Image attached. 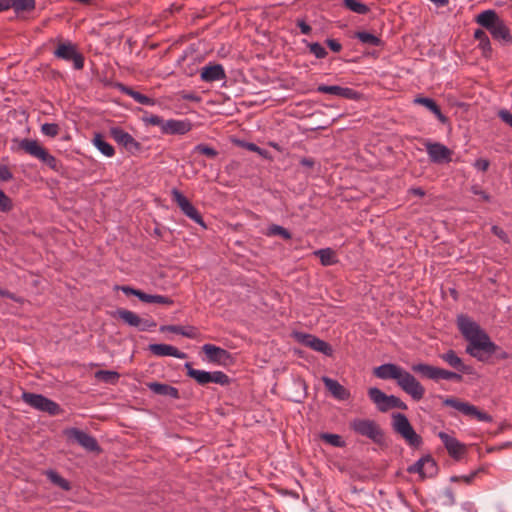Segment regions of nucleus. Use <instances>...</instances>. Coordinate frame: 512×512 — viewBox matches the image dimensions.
Returning a JSON list of instances; mask_svg holds the SVG:
<instances>
[{"label": "nucleus", "instance_id": "4", "mask_svg": "<svg viewBox=\"0 0 512 512\" xmlns=\"http://www.w3.org/2000/svg\"><path fill=\"white\" fill-rule=\"evenodd\" d=\"M142 121L145 125L159 127L160 132L164 135H184L192 129V124L189 120H164L161 116L148 112H145Z\"/></svg>", "mask_w": 512, "mask_h": 512}, {"label": "nucleus", "instance_id": "48", "mask_svg": "<svg viewBox=\"0 0 512 512\" xmlns=\"http://www.w3.org/2000/svg\"><path fill=\"white\" fill-rule=\"evenodd\" d=\"M409 473H417L423 479V457L411 465L408 469Z\"/></svg>", "mask_w": 512, "mask_h": 512}, {"label": "nucleus", "instance_id": "29", "mask_svg": "<svg viewBox=\"0 0 512 512\" xmlns=\"http://www.w3.org/2000/svg\"><path fill=\"white\" fill-rule=\"evenodd\" d=\"M117 88L123 94L130 96L139 104L148 105V106H153L155 104V100L153 98H150L138 91H135L133 88L126 86L122 83H118Z\"/></svg>", "mask_w": 512, "mask_h": 512}, {"label": "nucleus", "instance_id": "33", "mask_svg": "<svg viewBox=\"0 0 512 512\" xmlns=\"http://www.w3.org/2000/svg\"><path fill=\"white\" fill-rule=\"evenodd\" d=\"M93 145L106 157L115 155L114 147L108 143L101 133H96L92 140Z\"/></svg>", "mask_w": 512, "mask_h": 512}, {"label": "nucleus", "instance_id": "43", "mask_svg": "<svg viewBox=\"0 0 512 512\" xmlns=\"http://www.w3.org/2000/svg\"><path fill=\"white\" fill-rule=\"evenodd\" d=\"M310 53H312L317 59H323L327 56L326 49L318 42L307 43Z\"/></svg>", "mask_w": 512, "mask_h": 512}, {"label": "nucleus", "instance_id": "51", "mask_svg": "<svg viewBox=\"0 0 512 512\" xmlns=\"http://www.w3.org/2000/svg\"><path fill=\"white\" fill-rule=\"evenodd\" d=\"M443 497H444V504L445 505H454L456 503V497L454 495V492L452 491V489L448 488L444 491V494H443Z\"/></svg>", "mask_w": 512, "mask_h": 512}, {"label": "nucleus", "instance_id": "24", "mask_svg": "<svg viewBox=\"0 0 512 512\" xmlns=\"http://www.w3.org/2000/svg\"><path fill=\"white\" fill-rule=\"evenodd\" d=\"M322 381L326 387V389L332 394V396L341 401L348 400L350 398V392L343 385H341L337 380L331 379L329 377H323Z\"/></svg>", "mask_w": 512, "mask_h": 512}, {"label": "nucleus", "instance_id": "49", "mask_svg": "<svg viewBox=\"0 0 512 512\" xmlns=\"http://www.w3.org/2000/svg\"><path fill=\"white\" fill-rule=\"evenodd\" d=\"M491 231H492V233L495 236L500 238L505 243L509 242L508 235L506 234V232L501 227H499L497 225H493L492 228H491Z\"/></svg>", "mask_w": 512, "mask_h": 512}, {"label": "nucleus", "instance_id": "40", "mask_svg": "<svg viewBox=\"0 0 512 512\" xmlns=\"http://www.w3.org/2000/svg\"><path fill=\"white\" fill-rule=\"evenodd\" d=\"M267 236H280L284 240H290L292 238L291 233L284 227L272 224L267 228V231L265 233Z\"/></svg>", "mask_w": 512, "mask_h": 512}, {"label": "nucleus", "instance_id": "22", "mask_svg": "<svg viewBox=\"0 0 512 512\" xmlns=\"http://www.w3.org/2000/svg\"><path fill=\"white\" fill-rule=\"evenodd\" d=\"M202 350L209 362L226 365L232 360V356L227 350L213 344H204Z\"/></svg>", "mask_w": 512, "mask_h": 512}, {"label": "nucleus", "instance_id": "34", "mask_svg": "<svg viewBox=\"0 0 512 512\" xmlns=\"http://www.w3.org/2000/svg\"><path fill=\"white\" fill-rule=\"evenodd\" d=\"M313 254L320 259L323 266H331L338 262L336 253L331 248L319 249L314 251Z\"/></svg>", "mask_w": 512, "mask_h": 512}, {"label": "nucleus", "instance_id": "13", "mask_svg": "<svg viewBox=\"0 0 512 512\" xmlns=\"http://www.w3.org/2000/svg\"><path fill=\"white\" fill-rule=\"evenodd\" d=\"M22 399L26 404L33 407L34 409L46 412L49 415L54 416L58 415L61 412L59 404L41 394L24 392L22 395Z\"/></svg>", "mask_w": 512, "mask_h": 512}, {"label": "nucleus", "instance_id": "28", "mask_svg": "<svg viewBox=\"0 0 512 512\" xmlns=\"http://www.w3.org/2000/svg\"><path fill=\"white\" fill-rule=\"evenodd\" d=\"M146 386L153 393L162 396H169L173 399H179V390L176 387L170 386L168 384L159 383V382H149Z\"/></svg>", "mask_w": 512, "mask_h": 512}, {"label": "nucleus", "instance_id": "15", "mask_svg": "<svg viewBox=\"0 0 512 512\" xmlns=\"http://www.w3.org/2000/svg\"><path fill=\"white\" fill-rule=\"evenodd\" d=\"M109 132L110 136L117 142V144L125 148V150L130 154H136L141 151V143L122 128L112 127Z\"/></svg>", "mask_w": 512, "mask_h": 512}, {"label": "nucleus", "instance_id": "25", "mask_svg": "<svg viewBox=\"0 0 512 512\" xmlns=\"http://www.w3.org/2000/svg\"><path fill=\"white\" fill-rule=\"evenodd\" d=\"M149 351L159 357L172 356L178 359H185L187 357L186 353L168 344H150Z\"/></svg>", "mask_w": 512, "mask_h": 512}, {"label": "nucleus", "instance_id": "17", "mask_svg": "<svg viewBox=\"0 0 512 512\" xmlns=\"http://www.w3.org/2000/svg\"><path fill=\"white\" fill-rule=\"evenodd\" d=\"M66 435L89 452H100L101 450L97 440L82 430L71 428L66 431Z\"/></svg>", "mask_w": 512, "mask_h": 512}, {"label": "nucleus", "instance_id": "56", "mask_svg": "<svg viewBox=\"0 0 512 512\" xmlns=\"http://www.w3.org/2000/svg\"><path fill=\"white\" fill-rule=\"evenodd\" d=\"M245 147H246L249 151H252V152L258 153V154H259V155H261V156L266 157V155H267V151H266V150H263L262 148H260L259 146H257L255 143L248 142V143H246V144H245Z\"/></svg>", "mask_w": 512, "mask_h": 512}, {"label": "nucleus", "instance_id": "50", "mask_svg": "<svg viewBox=\"0 0 512 512\" xmlns=\"http://www.w3.org/2000/svg\"><path fill=\"white\" fill-rule=\"evenodd\" d=\"M471 192L474 195L479 196L485 202H489L490 201V195L487 194L484 190H482L478 185L472 186L471 187Z\"/></svg>", "mask_w": 512, "mask_h": 512}, {"label": "nucleus", "instance_id": "63", "mask_svg": "<svg viewBox=\"0 0 512 512\" xmlns=\"http://www.w3.org/2000/svg\"><path fill=\"white\" fill-rule=\"evenodd\" d=\"M461 508L464 512H477V508L473 502H464Z\"/></svg>", "mask_w": 512, "mask_h": 512}, {"label": "nucleus", "instance_id": "61", "mask_svg": "<svg viewBox=\"0 0 512 512\" xmlns=\"http://www.w3.org/2000/svg\"><path fill=\"white\" fill-rule=\"evenodd\" d=\"M153 296L154 295L147 294L141 290H139V292L137 293V298H139V300H141L142 302H145V303H152Z\"/></svg>", "mask_w": 512, "mask_h": 512}, {"label": "nucleus", "instance_id": "39", "mask_svg": "<svg viewBox=\"0 0 512 512\" xmlns=\"http://www.w3.org/2000/svg\"><path fill=\"white\" fill-rule=\"evenodd\" d=\"M95 378L104 383L116 384L120 378V374L116 371L99 370L95 372Z\"/></svg>", "mask_w": 512, "mask_h": 512}, {"label": "nucleus", "instance_id": "54", "mask_svg": "<svg viewBox=\"0 0 512 512\" xmlns=\"http://www.w3.org/2000/svg\"><path fill=\"white\" fill-rule=\"evenodd\" d=\"M0 296L4 297V298H8L17 303L22 302V299L20 297L16 296V294L10 292L9 290L2 289L1 287H0Z\"/></svg>", "mask_w": 512, "mask_h": 512}, {"label": "nucleus", "instance_id": "21", "mask_svg": "<svg viewBox=\"0 0 512 512\" xmlns=\"http://www.w3.org/2000/svg\"><path fill=\"white\" fill-rule=\"evenodd\" d=\"M317 92L323 94H331L349 100H359L361 98V93H359L358 91L352 88L341 87L337 85L321 84L317 87Z\"/></svg>", "mask_w": 512, "mask_h": 512}, {"label": "nucleus", "instance_id": "5", "mask_svg": "<svg viewBox=\"0 0 512 512\" xmlns=\"http://www.w3.org/2000/svg\"><path fill=\"white\" fill-rule=\"evenodd\" d=\"M19 149L23 150L28 155L38 159L42 164L48 166L53 171L58 172L61 168V163L49 151L44 148L37 140L24 138L19 141Z\"/></svg>", "mask_w": 512, "mask_h": 512}, {"label": "nucleus", "instance_id": "12", "mask_svg": "<svg viewBox=\"0 0 512 512\" xmlns=\"http://www.w3.org/2000/svg\"><path fill=\"white\" fill-rule=\"evenodd\" d=\"M445 406L452 407L462 414L476 418L481 422H492L493 418L486 412L480 411L475 405L463 402L455 397H448L443 400Z\"/></svg>", "mask_w": 512, "mask_h": 512}, {"label": "nucleus", "instance_id": "38", "mask_svg": "<svg viewBox=\"0 0 512 512\" xmlns=\"http://www.w3.org/2000/svg\"><path fill=\"white\" fill-rule=\"evenodd\" d=\"M355 37L363 44H367L370 46L382 45V40L378 36L370 32L360 31L355 34Z\"/></svg>", "mask_w": 512, "mask_h": 512}, {"label": "nucleus", "instance_id": "37", "mask_svg": "<svg viewBox=\"0 0 512 512\" xmlns=\"http://www.w3.org/2000/svg\"><path fill=\"white\" fill-rule=\"evenodd\" d=\"M343 4L348 10L360 15H365L370 11L369 7L360 0H343Z\"/></svg>", "mask_w": 512, "mask_h": 512}, {"label": "nucleus", "instance_id": "7", "mask_svg": "<svg viewBox=\"0 0 512 512\" xmlns=\"http://www.w3.org/2000/svg\"><path fill=\"white\" fill-rule=\"evenodd\" d=\"M411 370L423 379L433 381H439L441 379L454 380L457 382L462 381V375L460 373L452 372L426 363L413 364L411 366Z\"/></svg>", "mask_w": 512, "mask_h": 512}, {"label": "nucleus", "instance_id": "55", "mask_svg": "<svg viewBox=\"0 0 512 512\" xmlns=\"http://www.w3.org/2000/svg\"><path fill=\"white\" fill-rule=\"evenodd\" d=\"M152 303H158V304H162V305H172L174 303V301L167 296L154 295Z\"/></svg>", "mask_w": 512, "mask_h": 512}, {"label": "nucleus", "instance_id": "10", "mask_svg": "<svg viewBox=\"0 0 512 512\" xmlns=\"http://www.w3.org/2000/svg\"><path fill=\"white\" fill-rule=\"evenodd\" d=\"M350 428L374 443L380 444L384 440L383 431L374 420L356 418L350 422Z\"/></svg>", "mask_w": 512, "mask_h": 512}, {"label": "nucleus", "instance_id": "20", "mask_svg": "<svg viewBox=\"0 0 512 512\" xmlns=\"http://www.w3.org/2000/svg\"><path fill=\"white\" fill-rule=\"evenodd\" d=\"M439 438L445 446L448 454L456 461H459L466 453V445L458 441L455 437L445 432H439Z\"/></svg>", "mask_w": 512, "mask_h": 512}, {"label": "nucleus", "instance_id": "6", "mask_svg": "<svg viewBox=\"0 0 512 512\" xmlns=\"http://www.w3.org/2000/svg\"><path fill=\"white\" fill-rule=\"evenodd\" d=\"M19 149L23 150L28 155L38 159L42 164L48 166L53 171L58 172L61 168V163L49 151L44 148L37 140L24 138L19 141Z\"/></svg>", "mask_w": 512, "mask_h": 512}, {"label": "nucleus", "instance_id": "14", "mask_svg": "<svg viewBox=\"0 0 512 512\" xmlns=\"http://www.w3.org/2000/svg\"><path fill=\"white\" fill-rule=\"evenodd\" d=\"M53 54L58 59L73 62V66L76 70H81L84 67L83 55L78 52L77 46L70 41H60Z\"/></svg>", "mask_w": 512, "mask_h": 512}, {"label": "nucleus", "instance_id": "35", "mask_svg": "<svg viewBox=\"0 0 512 512\" xmlns=\"http://www.w3.org/2000/svg\"><path fill=\"white\" fill-rule=\"evenodd\" d=\"M46 477L56 486L60 487L64 491H69L71 489V484L68 480L63 478L58 472L55 470H47L44 473Z\"/></svg>", "mask_w": 512, "mask_h": 512}, {"label": "nucleus", "instance_id": "8", "mask_svg": "<svg viewBox=\"0 0 512 512\" xmlns=\"http://www.w3.org/2000/svg\"><path fill=\"white\" fill-rule=\"evenodd\" d=\"M392 427L410 446L419 447L422 444V438L415 432L405 414L393 413Z\"/></svg>", "mask_w": 512, "mask_h": 512}, {"label": "nucleus", "instance_id": "26", "mask_svg": "<svg viewBox=\"0 0 512 512\" xmlns=\"http://www.w3.org/2000/svg\"><path fill=\"white\" fill-rule=\"evenodd\" d=\"M10 9L12 8L19 19H26L27 15L36 8L35 0H10Z\"/></svg>", "mask_w": 512, "mask_h": 512}, {"label": "nucleus", "instance_id": "32", "mask_svg": "<svg viewBox=\"0 0 512 512\" xmlns=\"http://www.w3.org/2000/svg\"><path fill=\"white\" fill-rule=\"evenodd\" d=\"M114 317L121 319L124 323L131 327L141 326V318L133 311L120 308L114 313Z\"/></svg>", "mask_w": 512, "mask_h": 512}, {"label": "nucleus", "instance_id": "42", "mask_svg": "<svg viewBox=\"0 0 512 512\" xmlns=\"http://www.w3.org/2000/svg\"><path fill=\"white\" fill-rule=\"evenodd\" d=\"M194 153H198L201 155H205L208 158L214 159L218 156V151L214 148L205 145V144H198L194 147L193 150Z\"/></svg>", "mask_w": 512, "mask_h": 512}, {"label": "nucleus", "instance_id": "44", "mask_svg": "<svg viewBox=\"0 0 512 512\" xmlns=\"http://www.w3.org/2000/svg\"><path fill=\"white\" fill-rule=\"evenodd\" d=\"M41 132L49 137H56L59 134V126L56 123H45L41 126Z\"/></svg>", "mask_w": 512, "mask_h": 512}, {"label": "nucleus", "instance_id": "47", "mask_svg": "<svg viewBox=\"0 0 512 512\" xmlns=\"http://www.w3.org/2000/svg\"><path fill=\"white\" fill-rule=\"evenodd\" d=\"M497 115L505 124L512 128V113L509 110L501 109Z\"/></svg>", "mask_w": 512, "mask_h": 512}, {"label": "nucleus", "instance_id": "31", "mask_svg": "<svg viewBox=\"0 0 512 512\" xmlns=\"http://www.w3.org/2000/svg\"><path fill=\"white\" fill-rule=\"evenodd\" d=\"M161 332H172L175 334L182 335L184 337L195 339L198 335V331L193 326H180V325H163L160 327Z\"/></svg>", "mask_w": 512, "mask_h": 512}, {"label": "nucleus", "instance_id": "36", "mask_svg": "<svg viewBox=\"0 0 512 512\" xmlns=\"http://www.w3.org/2000/svg\"><path fill=\"white\" fill-rule=\"evenodd\" d=\"M438 472V467L435 460L430 456L423 457V479L431 478Z\"/></svg>", "mask_w": 512, "mask_h": 512}, {"label": "nucleus", "instance_id": "57", "mask_svg": "<svg viewBox=\"0 0 512 512\" xmlns=\"http://www.w3.org/2000/svg\"><path fill=\"white\" fill-rule=\"evenodd\" d=\"M489 165H490L489 161L487 159H483V158L477 159L474 163V167L483 172L488 170Z\"/></svg>", "mask_w": 512, "mask_h": 512}, {"label": "nucleus", "instance_id": "27", "mask_svg": "<svg viewBox=\"0 0 512 512\" xmlns=\"http://www.w3.org/2000/svg\"><path fill=\"white\" fill-rule=\"evenodd\" d=\"M414 103L418 104V105H422L425 108H427L429 111H431L437 117V119L441 123L444 124L448 121V118L441 112L439 105L432 98L418 96L414 99Z\"/></svg>", "mask_w": 512, "mask_h": 512}, {"label": "nucleus", "instance_id": "19", "mask_svg": "<svg viewBox=\"0 0 512 512\" xmlns=\"http://www.w3.org/2000/svg\"><path fill=\"white\" fill-rule=\"evenodd\" d=\"M298 340L301 344L311 348L314 351L320 352L326 356L333 355V349L331 345L314 335L301 333L298 335Z\"/></svg>", "mask_w": 512, "mask_h": 512}, {"label": "nucleus", "instance_id": "41", "mask_svg": "<svg viewBox=\"0 0 512 512\" xmlns=\"http://www.w3.org/2000/svg\"><path fill=\"white\" fill-rule=\"evenodd\" d=\"M321 440H323L325 443L330 444L334 447H344L345 442L342 439V437L338 434H332V433H322L320 435Z\"/></svg>", "mask_w": 512, "mask_h": 512}, {"label": "nucleus", "instance_id": "58", "mask_svg": "<svg viewBox=\"0 0 512 512\" xmlns=\"http://www.w3.org/2000/svg\"><path fill=\"white\" fill-rule=\"evenodd\" d=\"M297 26L300 28L301 33L304 35H309L312 31L311 26L307 24L303 19L297 20Z\"/></svg>", "mask_w": 512, "mask_h": 512}, {"label": "nucleus", "instance_id": "52", "mask_svg": "<svg viewBox=\"0 0 512 512\" xmlns=\"http://www.w3.org/2000/svg\"><path fill=\"white\" fill-rule=\"evenodd\" d=\"M13 178V174L9 167L6 165H0V181H9Z\"/></svg>", "mask_w": 512, "mask_h": 512}, {"label": "nucleus", "instance_id": "2", "mask_svg": "<svg viewBox=\"0 0 512 512\" xmlns=\"http://www.w3.org/2000/svg\"><path fill=\"white\" fill-rule=\"evenodd\" d=\"M374 375L383 380H396L397 385L414 401H420L425 395L424 386L415 376L396 364H382L374 369Z\"/></svg>", "mask_w": 512, "mask_h": 512}, {"label": "nucleus", "instance_id": "11", "mask_svg": "<svg viewBox=\"0 0 512 512\" xmlns=\"http://www.w3.org/2000/svg\"><path fill=\"white\" fill-rule=\"evenodd\" d=\"M368 396L370 400L377 405L380 412H387L390 409L397 408L407 410L408 406L399 397L395 395H386L376 387L369 388Z\"/></svg>", "mask_w": 512, "mask_h": 512}, {"label": "nucleus", "instance_id": "60", "mask_svg": "<svg viewBox=\"0 0 512 512\" xmlns=\"http://www.w3.org/2000/svg\"><path fill=\"white\" fill-rule=\"evenodd\" d=\"M154 327H156V322H154L153 320L145 319H141V326H137V328H139V330L141 331H148Z\"/></svg>", "mask_w": 512, "mask_h": 512}, {"label": "nucleus", "instance_id": "9", "mask_svg": "<svg viewBox=\"0 0 512 512\" xmlns=\"http://www.w3.org/2000/svg\"><path fill=\"white\" fill-rule=\"evenodd\" d=\"M184 367L186 369L187 376L194 379L199 385L216 383L225 386L230 384V378L222 371L207 372L204 370L194 369L189 362L185 363Z\"/></svg>", "mask_w": 512, "mask_h": 512}, {"label": "nucleus", "instance_id": "1", "mask_svg": "<svg viewBox=\"0 0 512 512\" xmlns=\"http://www.w3.org/2000/svg\"><path fill=\"white\" fill-rule=\"evenodd\" d=\"M457 326L465 340L468 342L466 353L479 361L496 353L499 347L491 341L489 335L470 317L459 315Z\"/></svg>", "mask_w": 512, "mask_h": 512}, {"label": "nucleus", "instance_id": "62", "mask_svg": "<svg viewBox=\"0 0 512 512\" xmlns=\"http://www.w3.org/2000/svg\"><path fill=\"white\" fill-rule=\"evenodd\" d=\"M116 288L123 291L126 295H134L136 297H137V293L139 292V290L134 289L130 286H117Z\"/></svg>", "mask_w": 512, "mask_h": 512}, {"label": "nucleus", "instance_id": "64", "mask_svg": "<svg viewBox=\"0 0 512 512\" xmlns=\"http://www.w3.org/2000/svg\"><path fill=\"white\" fill-rule=\"evenodd\" d=\"M408 192L418 197H424L426 194L425 191L420 187H412L408 190Z\"/></svg>", "mask_w": 512, "mask_h": 512}, {"label": "nucleus", "instance_id": "53", "mask_svg": "<svg viewBox=\"0 0 512 512\" xmlns=\"http://www.w3.org/2000/svg\"><path fill=\"white\" fill-rule=\"evenodd\" d=\"M476 475H477V472L475 471L467 476H452L450 480L452 482H457V481L461 480V481L465 482L466 484H471Z\"/></svg>", "mask_w": 512, "mask_h": 512}, {"label": "nucleus", "instance_id": "16", "mask_svg": "<svg viewBox=\"0 0 512 512\" xmlns=\"http://www.w3.org/2000/svg\"><path fill=\"white\" fill-rule=\"evenodd\" d=\"M172 200L178 205L181 211L190 219L201 226H205L203 218L193 204L176 188L171 191Z\"/></svg>", "mask_w": 512, "mask_h": 512}, {"label": "nucleus", "instance_id": "46", "mask_svg": "<svg viewBox=\"0 0 512 512\" xmlns=\"http://www.w3.org/2000/svg\"><path fill=\"white\" fill-rule=\"evenodd\" d=\"M479 48L483 51V54L486 57L491 56L492 46L489 37H486L485 39L479 42Z\"/></svg>", "mask_w": 512, "mask_h": 512}, {"label": "nucleus", "instance_id": "59", "mask_svg": "<svg viewBox=\"0 0 512 512\" xmlns=\"http://www.w3.org/2000/svg\"><path fill=\"white\" fill-rule=\"evenodd\" d=\"M326 44L333 52L336 53L340 52L342 49L341 43L336 39H327Z\"/></svg>", "mask_w": 512, "mask_h": 512}, {"label": "nucleus", "instance_id": "45", "mask_svg": "<svg viewBox=\"0 0 512 512\" xmlns=\"http://www.w3.org/2000/svg\"><path fill=\"white\" fill-rule=\"evenodd\" d=\"M11 209V199L0 189V212H8Z\"/></svg>", "mask_w": 512, "mask_h": 512}, {"label": "nucleus", "instance_id": "18", "mask_svg": "<svg viewBox=\"0 0 512 512\" xmlns=\"http://www.w3.org/2000/svg\"><path fill=\"white\" fill-rule=\"evenodd\" d=\"M425 148L431 162L440 164L451 161L452 151L445 145L428 141Z\"/></svg>", "mask_w": 512, "mask_h": 512}, {"label": "nucleus", "instance_id": "23", "mask_svg": "<svg viewBox=\"0 0 512 512\" xmlns=\"http://www.w3.org/2000/svg\"><path fill=\"white\" fill-rule=\"evenodd\" d=\"M200 77L202 81L211 83L224 80L226 74L221 64H209L201 69Z\"/></svg>", "mask_w": 512, "mask_h": 512}, {"label": "nucleus", "instance_id": "3", "mask_svg": "<svg viewBox=\"0 0 512 512\" xmlns=\"http://www.w3.org/2000/svg\"><path fill=\"white\" fill-rule=\"evenodd\" d=\"M475 21L487 30L495 41L500 42L502 45L512 44L510 29L495 10L488 9L482 11L476 16Z\"/></svg>", "mask_w": 512, "mask_h": 512}, {"label": "nucleus", "instance_id": "30", "mask_svg": "<svg viewBox=\"0 0 512 512\" xmlns=\"http://www.w3.org/2000/svg\"><path fill=\"white\" fill-rule=\"evenodd\" d=\"M440 358L447 363L450 367L456 369L460 373H466L468 367L463 363L462 359L456 354L454 350H448L440 355Z\"/></svg>", "mask_w": 512, "mask_h": 512}]
</instances>
